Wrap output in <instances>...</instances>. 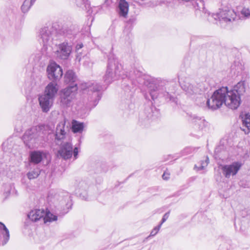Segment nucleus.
Segmentation results:
<instances>
[{
  "instance_id": "nucleus-1",
  "label": "nucleus",
  "mask_w": 250,
  "mask_h": 250,
  "mask_svg": "<svg viewBox=\"0 0 250 250\" xmlns=\"http://www.w3.org/2000/svg\"><path fill=\"white\" fill-rule=\"evenodd\" d=\"M145 76L143 73L137 70L128 73L123 69L122 64L118 62L117 59L110 58L108 59L106 71L103 76L104 84H101L96 82L86 86V88L92 92L90 101L93 102L94 106H95L102 97L101 91L105 89L107 85L113 81L119 78H127L131 82L132 85H136L137 83L145 84Z\"/></svg>"
},
{
  "instance_id": "nucleus-2",
  "label": "nucleus",
  "mask_w": 250,
  "mask_h": 250,
  "mask_svg": "<svg viewBox=\"0 0 250 250\" xmlns=\"http://www.w3.org/2000/svg\"><path fill=\"white\" fill-rule=\"evenodd\" d=\"M15 146L16 136L14 135L7 138L2 144L3 151L10 154L8 159L6 158L5 163L0 161V186H1V190L3 192L5 198L8 197L12 193H14L15 190Z\"/></svg>"
},
{
  "instance_id": "nucleus-3",
  "label": "nucleus",
  "mask_w": 250,
  "mask_h": 250,
  "mask_svg": "<svg viewBox=\"0 0 250 250\" xmlns=\"http://www.w3.org/2000/svg\"><path fill=\"white\" fill-rule=\"evenodd\" d=\"M175 82L161 80L150 88V95L153 100L158 98H163L167 102L176 103V99L173 95L175 91Z\"/></svg>"
},
{
  "instance_id": "nucleus-4",
  "label": "nucleus",
  "mask_w": 250,
  "mask_h": 250,
  "mask_svg": "<svg viewBox=\"0 0 250 250\" xmlns=\"http://www.w3.org/2000/svg\"><path fill=\"white\" fill-rule=\"evenodd\" d=\"M68 131V126H65V122L63 121L57 125L55 134L56 144L61 145L58 153L64 160L70 159L73 154V145L71 142L69 141L62 143V140L65 138Z\"/></svg>"
},
{
  "instance_id": "nucleus-5",
  "label": "nucleus",
  "mask_w": 250,
  "mask_h": 250,
  "mask_svg": "<svg viewBox=\"0 0 250 250\" xmlns=\"http://www.w3.org/2000/svg\"><path fill=\"white\" fill-rule=\"evenodd\" d=\"M228 89L227 87H222V88L215 90L210 98L206 100V105L208 106V109L212 110H215L220 108L223 104L231 108L230 105L228 104H229V102H228V101L230 98L228 96ZM229 101H230L229 100Z\"/></svg>"
},
{
  "instance_id": "nucleus-6",
  "label": "nucleus",
  "mask_w": 250,
  "mask_h": 250,
  "mask_svg": "<svg viewBox=\"0 0 250 250\" xmlns=\"http://www.w3.org/2000/svg\"><path fill=\"white\" fill-rule=\"evenodd\" d=\"M246 83L245 81H241L238 83L233 87V89L231 91H228V96L230 97L228 101L229 102V105L231 109H236L240 105L241 99L240 97L246 91Z\"/></svg>"
},
{
  "instance_id": "nucleus-7",
  "label": "nucleus",
  "mask_w": 250,
  "mask_h": 250,
  "mask_svg": "<svg viewBox=\"0 0 250 250\" xmlns=\"http://www.w3.org/2000/svg\"><path fill=\"white\" fill-rule=\"evenodd\" d=\"M57 33V30L53 26H44L39 30V40L43 46H50L53 44V40H58Z\"/></svg>"
},
{
  "instance_id": "nucleus-8",
  "label": "nucleus",
  "mask_w": 250,
  "mask_h": 250,
  "mask_svg": "<svg viewBox=\"0 0 250 250\" xmlns=\"http://www.w3.org/2000/svg\"><path fill=\"white\" fill-rule=\"evenodd\" d=\"M78 90L77 84L69 85L62 90L60 94V102L63 107H69L76 97Z\"/></svg>"
},
{
  "instance_id": "nucleus-9",
  "label": "nucleus",
  "mask_w": 250,
  "mask_h": 250,
  "mask_svg": "<svg viewBox=\"0 0 250 250\" xmlns=\"http://www.w3.org/2000/svg\"><path fill=\"white\" fill-rule=\"evenodd\" d=\"M72 44L65 41L57 46L55 54L57 59L62 60H67L72 52Z\"/></svg>"
},
{
  "instance_id": "nucleus-10",
  "label": "nucleus",
  "mask_w": 250,
  "mask_h": 250,
  "mask_svg": "<svg viewBox=\"0 0 250 250\" xmlns=\"http://www.w3.org/2000/svg\"><path fill=\"white\" fill-rule=\"evenodd\" d=\"M212 16L215 20H219L220 21L228 22L234 21L236 14L233 10L225 7L220 9L219 12L213 14Z\"/></svg>"
},
{
  "instance_id": "nucleus-11",
  "label": "nucleus",
  "mask_w": 250,
  "mask_h": 250,
  "mask_svg": "<svg viewBox=\"0 0 250 250\" xmlns=\"http://www.w3.org/2000/svg\"><path fill=\"white\" fill-rule=\"evenodd\" d=\"M47 72L48 78L56 83L63 75L62 68L55 62L52 63L47 66Z\"/></svg>"
},
{
  "instance_id": "nucleus-12",
  "label": "nucleus",
  "mask_w": 250,
  "mask_h": 250,
  "mask_svg": "<svg viewBox=\"0 0 250 250\" xmlns=\"http://www.w3.org/2000/svg\"><path fill=\"white\" fill-rule=\"evenodd\" d=\"M39 136V133L38 131L37 126H34L26 131L22 139L24 143L30 147L36 143Z\"/></svg>"
},
{
  "instance_id": "nucleus-13",
  "label": "nucleus",
  "mask_w": 250,
  "mask_h": 250,
  "mask_svg": "<svg viewBox=\"0 0 250 250\" xmlns=\"http://www.w3.org/2000/svg\"><path fill=\"white\" fill-rule=\"evenodd\" d=\"M241 166L242 164L238 162L222 166V173L226 178H229L230 176H234L237 173Z\"/></svg>"
},
{
  "instance_id": "nucleus-14",
  "label": "nucleus",
  "mask_w": 250,
  "mask_h": 250,
  "mask_svg": "<svg viewBox=\"0 0 250 250\" xmlns=\"http://www.w3.org/2000/svg\"><path fill=\"white\" fill-rule=\"evenodd\" d=\"M181 87L186 94L189 96L200 93L202 89L201 86H198L197 83L187 82H184L182 84Z\"/></svg>"
},
{
  "instance_id": "nucleus-15",
  "label": "nucleus",
  "mask_w": 250,
  "mask_h": 250,
  "mask_svg": "<svg viewBox=\"0 0 250 250\" xmlns=\"http://www.w3.org/2000/svg\"><path fill=\"white\" fill-rule=\"evenodd\" d=\"M54 100L44 95L39 97L40 105L43 112H47L53 105Z\"/></svg>"
},
{
  "instance_id": "nucleus-16",
  "label": "nucleus",
  "mask_w": 250,
  "mask_h": 250,
  "mask_svg": "<svg viewBox=\"0 0 250 250\" xmlns=\"http://www.w3.org/2000/svg\"><path fill=\"white\" fill-rule=\"evenodd\" d=\"M58 90L57 83L52 82L47 85L43 95L54 100Z\"/></svg>"
},
{
  "instance_id": "nucleus-17",
  "label": "nucleus",
  "mask_w": 250,
  "mask_h": 250,
  "mask_svg": "<svg viewBox=\"0 0 250 250\" xmlns=\"http://www.w3.org/2000/svg\"><path fill=\"white\" fill-rule=\"evenodd\" d=\"M89 183L85 180L80 181L77 185V193L79 194L80 197L83 199L88 200V196L86 190L89 187Z\"/></svg>"
},
{
  "instance_id": "nucleus-18",
  "label": "nucleus",
  "mask_w": 250,
  "mask_h": 250,
  "mask_svg": "<svg viewBox=\"0 0 250 250\" xmlns=\"http://www.w3.org/2000/svg\"><path fill=\"white\" fill-rule=\"evenodd\" d=\"M145 114L147 120H154L160 117L159 110L154 106L146 107L145 109Z\"/></svg>"
},
{
  "instance_id": "nucleus-19",
  "label": "nucleus",
  "mask_w": 250,
  "mask_h": 250,
  "mask_svg": "<svg viewBox=\"0 0 250 250\" xmlns=\"http://www.w3.org/2000/svg\"><path fill=\"white\" fill-rule=\"evenodd\" d=\"M129 10V4L125 0H119L117 11L120 17L126 18Z\"/></svg>"
},
{
  "instance_id": "nucleus-20",
  "label": "nucleus",
  "mask_w": 250,
  "mask_h": 250,
  "mask_svg": "<svg viewBox=\"0 0 250 250\" xmlns=\"http://www.w3.org/2000/svg\"><path fill=\"white\" fill-rule=\"evenodd\" d=\"M9 239V232L7 228L0 222V246L5 245Z\"/></svg>"
},
{
  "instance_id": "nucleus-21",
  "label": "nucleus",
  "mask_w": 250,
  "mask_h": 250,
  "mask_svg": "<svg viewBox=\"0 0 250 250\" xmlns=\"http://www.w3.org/2000/svg\"><path fill=\"white\" fill-rule=\"evenodd\" d=\"M44 210L42 209H34L32 210L28 214V217L33 222H37L41 219L43 220L44 216Z\"/></svg>"
},
{
  "instance_id": "nucleus-22",
  "label": "nucleus",
  "mask_w": 250,
  "mask_h": 250,
  "mask_svg": "<svg viewBox=\"0 0 250 250\" xmlns=\"http://www.w3.org/2000/svg\"><path fill=\"white\" fill-rule=\"evenodd\" d=\"M45 153L41 151H33L30 152L29 155L30 162L31 163L37 164L40 163L43 158L45 157Z\"/></svg>"
},
{
  "instance_id": "nucleus-23",
  "label": "nucleus",
  "mask_w": 250,
  "mask_h": 250,
  "mask_svg": "<svg viewBox=\"0 0 250 250\" xmlns=\"http://www.w3.org/2000/svg\"><path fill=\"white\" fill-rule=\"evenodd\" d=\"M240 117L242 123L240 128L245 132V134H248L250 132V114L249 113L242 114Z\"/></svg>"
},
{
  "instance_id": "nucleus-24",
  "label": "nucleus",
  "mask_w": 250,
  "mask_h": 250,
  "mask_svg": "<svg viewBox=\"0 0 250 250\" xmlns=\"http://www.w3.org/2000/svg\"><path fill=\"white\" fill-rule=\"evenodd\" d=\"M77 79L75 73L72 70H69L66 71L64 75V82L66 83L70 84V85L75 84Z\"/></svg>"
},
{
  "instance_id": "nucleus-25",
  "label": "nucleus",
  "mask_w": 250,
  "mask_h": 250,
  "mask_svg": "<svg viewBox=\"0 0 250 250\" xmlns=\"http://www.w3.org/2000/svg\"><path fill=\"white\" fill-rule=\"evenodd\" d=\"M84 128V124L76 120L72 122L71 129L74 133H81Z\"/></svg>"
},
{
  "instance_id": "nucleus-26",
  "label": "nucleus",
  "mask_w": 250,
  "mask_h": 250,
  "mask_svg": "<svg viewBox=\"0 0 250 250\" xmlns=\"http://www.w3.org/2000/svg\"><path fill=\"white\" fill-rule=\"evenodd\" d=\"M192 122L196 127L200 130H202L208 125V122L205 119L195 116L193 117Z\"/></svg>"
},
{
  "instance_id": "nucleus-27",
  "label": "nucleus",
  "mask_w": 250,
  "mask_h": 250,
  "mask_svg": "<svg viewBox=\"0 0 250 250\" xmlns=\"http://www.w3.org/2000/svg\"><path fill=\"white\" fill-rule=\"evenodd\" d=\"M61 208L63 209L65 213L68 212V209L71 208L72 203L71 202L70 196L67 194L64 199L60 201Z\"/></svg>"
},
{
  "instance_id": "nucleus-28",
  "label": "nucleus",
  "mask_w": 250,
  "mask_h": 250,
  "mask_svg": "<svg viewBox=\"0 0 250 250\" xmlns=\"http://www.w3.org/2000/svg\"><path fill=\"white\" fill-rule=\"evenodd\" d=\"M45 215L43 218V222L46 224L47 222H52L58 219V216L51 213L49 211L44 210Z\"/></svg>"
},
{
  "instance_id": "nucleus-29",
  "label": "nucleus",
  "mask_w": 250,
  "mask_h": 250,
  "mask_svg": "<svg viewBox=\"0 0 250 250\" xmlns=\"http://www.w3.org/2000/svg\"><path fill=\"white\" fill-rule=\"evenodd\" d=\"M35 2V0H25L21 6L22 13H26Z\"/></svg>"
},
{
  "instance_id": "nucleus-30",
  "label": "nucleus",
  "mask_w": 250,
  "mask_h": 250,
  "mask_svg": "<svg viewBox=\"0 0 250 250\" xmlns=\"http://www.w3.org/2000/svg\"><path fill=\"white\" fill-rule=\"evenodd\" d=\"M209 163V159L207 157L205 161H201L198 165L194 166V168L197 170H200L204 169L206 167L208 164Z\"/></svg>"
},
{
  "instance_id": "nucleus-31",
  "label": "nucleus",
  "mask_w": 250,
  "mask_h": 250,
  "mask_svg": "<svg viewBox=\"0 0 250 250\" xmlns=\"http://www.w3.org/2000/svg\"><path fill=\"white\" fill-rule=\"evenodd\" d=\"M40 170L39 168H36L29 171L27 174V177L30 179H33L36 178L40 175Z\"/></svg>"
},
{
  "instance_id": "nucleus-32",
  "label": "nucleus",
  "mask_w": 250,
  "mask_h": 250,
  "mask_svg": "<svg viewBox=\"0 0 250 250\" xmlns=\"http://www.w3.org/2000/svg\"><path fill=\"white\" fill-rule=\"evenodd\" d=\"M64 35L69 39H72L75 35V32L73 31L71 29H67L63 31Z\"/></svg>"
},
{
  "instance_id": "nucleus-33",
  "label": "nucleus",
  "mask_w": 250,
  "mask_h": 250,
  "mask_svg": "<svg viewBox=\"0 0 250 250\" xmlns=\"http://www.w3.org/2000/svg\"><path fill=\"white\" fill-rule=\"evenodd\" d=\"M76 4L79 7H82L83 5L85 6L88 4L87 0H75Z\"/></svg>"
},
{
  "instance_id": "nucleus-34",
  "label": "nucleus",
  "mask_w": 250,
  "mask_h": 250,
  "mask_svg": "<svg viewBox=\"0 0 250 250\" xmlns=\"http://www.w3.org/2000/svg\"><path fill=\"white\" fill-rule=\"evenodd\" d=\"M241 14L245 17L248 18L250 16V9L244 8L241 12Z\"/></svg>"
},
{
  "instance_id": "nucleus-35",
  "label": "nucleus",
  "mask_w": 250,
  "mask_h": 250,
  "mask_svg": "<svg viewBox=\"0 0 250 250\" xmlns=\"http://www.w3.org/2000/svg\"><path fill=\"white\" fill-rule=\"evenodd\" d=\"M238 63V64H239V62H235L234 63V64L231 66L232 69H235L238 73L240 72V71H241L243 70V66L241 64H240V65H238L237 66V68H235L236 67V64Z\"/></svg>"
},
{
  "instance_id": "nucleus-36",
  "label": "nucleus",
  "mask_w": 250,
  "mask_h": 250,
  "mask_svg": "<svg viewBox=\"0 0 250 250\" xmlns=\"http://www.w3.org/2000/svg\"><path fill=\"white\" fill-rule=\"evenodd\" d=\"M161 227V225H159L155 227L151 231L149 236H155L158 232Z\"/></svg>"
},
{
  "instance_id": "nucleus-37",
  "label": "nucleus",
  "mask_w": 250,
  "mask_h": 250,
  "mask_svg": "<svg viewBox=\"0 0 250 250\" xmlns=\"http://www.w3.org/2000/svg\"><path fill=\"white\" fill-rule=\"evenodd\" d=\"M169 212H167L164 215V216H163L162 219L161 220V222L160 224H159V225H161V226L167 219V218L169 217Z\"/></svg>"
},
{
  "instance_id": "nucleus-38",
  "label": "nucleus",
  "mask_w": 250,
  "mask_h": 250,
  "mask_svg": "<svg viewBox=\"0 0 250 250\" xmlns=\"http://www.w3.org/2000/svg\"><path fill=\"white\" fill-rule=\"evenodd\" d=\"M78 153L79 150L78 148L77 147H75L74 149L73 148V154L75 159H76L77 158Z\"/></svg>"
},
{
  "instance_id": "nucleus-39",
  "label": "nucleus",
  "mask_w": 250,
  "mask_h": 250,
  "mask_svg": "<svg viewBox=\"0 0 250 250\" xmlns=\"http://www.w3.org/2000/svg\"><path fill=\"white\" fill-rule=\"evenodd\" d=\"M83 43H79V44H78L76 46V51L77 52V54H79V53H81V52L79 51L80 50L83 48Z\"/></svg>"
},
{
  "instance_id": "nucleus-40",
  "label": "nucleus",
  "mask_w": 250,
  "mask_h": 250,
  "mask_svg": "<svg viewBox=\"0 0 250 250\" xmlns=\"http://www.w3.org/2000/svg\"><path fill=\"white\" fill-rule=\"evenodd\" d=\"M243 218L242 222H245L248 221L249 223H250V214H248L246 217H244Z\"/></svg>"
},
{
  "instance_id": "nucleus-41",
  "label": "nucleus",
  "mask_w": 250,
  "mask_h": 250,
  "mask_svg": "<svg viewBox=\"0 0 250 250\" xmlns=\"http://www.w3.org/2000/svg\"><path fill=\"white\" fill-rule=\"evenodd\" d=\"M123 85L124 86V88L125 89V90L126 91H127L128 90V91H130V86H129L128 84L126 85V84L125 83H124L123 84Z\"/></svg>"
},
{
  "instance_id": "nucleus-42",
  "label": "nucleus",
  "mask_w": 250,
  "mask_h": 250,
  "mask_svg": "<svg viewBox=\"0 0 250 250\" xmlns=\"http://www.w3.org/2000/svg\"><path fill=\"white\" fill-rule=\"evenodd\" d=\"M168 176V175H167L165 173H164L162 175V177H163V179L167 180L169 178Z\"/></svg>"
},
{
  "instance_id": "nucleus-43",
  "label": "nucleus",
  "mask_w": 250,
  "mask_h": 250,
  "mask_svg": "<svg viewBox=\"0 0 250 250\" xmlns=\"http://www.w3.org/2000/svg\"><path fill=\"white\" fill-rule=\"evenodd\" d=\"M76 59H77V60H79V61H80V60H81V57H80V58H79V55H77V56H76Z\"/></svg>"
}]
</instances>
